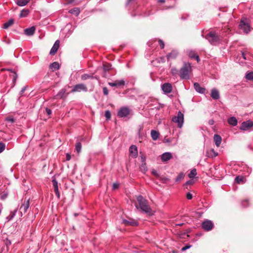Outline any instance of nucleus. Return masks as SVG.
<instances>
[{"instance_id": "nucleus-2", "label": "nucleus", "mask_w": 253, "mask_h": 253, "mask_svg": "<svg viewBox=\"0 0 253 253\" xmlns=\"http://www.w3.org/2000/svg\"><path fill=\"white\" fill-rule=\"evenodd\" d=\"M202 36L207 40L213 45H216L222 38L215 31H210L206 36H204L202 35Z\"/></svg>"}, {"instance_id": "nucleus-20", "label": "nucleus", "mask_w": 253, "mask_h": 253, "mask_svg": "<svg viewBox=\"0 0 253 253\" xmlns=\"http://www.w3.org/2000/svg\"><path fill=\"white\" fill-rule=\"evenodd\" d=\"M213 140L215 145L217 147H219L221 144L222 138L220 135L217 134H215L213 136Z\"/></svg>"}, {"instance_id": "nucleus-9", "label": "nucleus", "mask_w": 253, "mask_h": 253, "mask_svg": "<svg viewBox=\"0 0 253 253\" xmlns=\"http://www.w3.org/2000/svg\"><path fill=\"white\" fill-rule=\"evenodd\" d=\"M213 226V224L211 221L207 220L203 221L202 223V227L205 231L211 230Z\"/></svg>"}, {"instance_id": "nucleus-6", "label": "nucleus", "mask_w": 253, "mask_h": 253, "mask_svg": "<svg viewBox=\"0 0 253 253\" xmlns=\"http://www.w3.org/2000/svg\"><path fill=\"white\" fill-rule=\"evenodd\" d=\"M82 91H87V88L84 84H79L73 86L71 92H81Z\"/></svg>"}, {"instance_id": "nucleus-36", "label": "nucleus", "mask_w": 253, "mask_h": 253, "mask_svg": "<svg viewBox=\"0 0 253 253\" xmlns=\"http://www.w3.org/2000/svg\"><path fill=\"white\" fill-rule=\"evenodd\" d=\"M246 78L248 80H253V72H251L246 74Z\"/></svg>"}, {"instance_id": "nucleus-42", "label": "nucleus", "mask_w": 253, "mask_h": 253, "mask_svg": "<svg viewBox=\"0 0 253 253\" xmlns=\"http://www.w3.org/2000/svg\"><path fill=\"white\" fill-rule=\"evenodd\" d=\"M5 148V145L2 142H0V153L4 151Z\"/></svg>"}, {"instance_id": "nucleus-15", "label": "nucleus", "mask_w": 253, "mask_h": 253, "mask_svg": "<svg viewBox=\"0 0 253 253\" xmlns=\"http://www.w3.org/2000/svg\"><path fill=\"white\" fill-rule=\"evenodd\" d=\"M59 40H57L54 42L53 45L52 46L51 49L50 51V54L51 55H54L57 52L59 47Z\"/></svg>"}, {"instance_id": "nucleus-47", "label": "nucleus", "mask_w": 253, "mask_h": 253, "mask_svg": "<svg viewBox=\"0 0 253 253\" xmlns=\"http://www.w3.org/2000/svg\"><path fill=\"white\" fill-rule=\"evenodd\" d=\"M192 247V245L187 244L181 249L182 251H185L187 249H190Z\"/></svg>"}, {"instance_id": "nucleus-28", "label": "nucleus", "mask_w": 253, "mask_h": 253, "mask_svg": "<svg viewBox=\"0 0 253 253\" xmlns=\"http://www.w3.org/2000/svg\"><path fill=\"white\" fill-rule=\"evenodd\" d=\"M69 13L78 16L80 13V9L78 7L74 8L69 10Z\"/></svg>"}, {"instance_id": "nucleus-25", "label": "nucleus", "mask_w": 253, "mask_h": 253, "mask_svg": "<svg viewBox=\"0 0 253 253\" xmlns=\"http://www.w3.org/2000/svg\"><path fill=\"white\" fill-rule=\"evenodd\" d=\"M159 135V132L155 130H152L151 131V136L153 140H157Z\"/></svg>"}, {"instance_id": "nucleus-30", "label": "nucleus", "mask_w": 253, "mask_h": 253, "mask_svg": "<svg viewBox=\"0 0 253 253\" xmlns=\"http://www.w3.org/2000/svg\"><path fill=\"white\" fill-rule=\"evenodd\" d=\"M94 78V77L92 75L87 74H84L81 76V79L83 81H84L87 79H93Z\"/></svg>"}, {"instance_id": "nucleus-56", "label": "nucleus", "mask_w": 253, "mask_h": 253, "mask_svg": "<svg viewBox=\"0 0 253 253\" xmlns=\"http://www.w3.org/2000/svg\"><path fill=\"white\" fill-rule=\"evenodd\" d=\"M214 121L212 119H211L209 121V124L210 125H213L214 124Z\"/></svg>"}, {"instance_id": "nucleus-23", "label": "nucleus", "mask_w": 253, "mask_h": 253, "mask_svg": "<svg viewBox=\"0 0 253 253\" xmlns=\"http://www.w3.org/2000/svg\"><path fill=\"white\" fill-rule=\"evenodd\" d=\"M228 123L233 126H236L238 124V121L235 117H231L227 120Z\"/></svg>"}, {"instance_id": "nucleus-64", "label": "nucleus", "mask_w": 253, "mask_h": 253, "mask_svg": "<svg viewBox=\"0 0 253 253\" xmlns=\"http://www.w3.org/2000/svg\"><path fill=\"white\" fill-rule=\"evenodd\" d=\"M152 173L154 174V175H156L157 174V171L155 170H153L152 171Z\"/></svg>"}, {"instance_id": "nucleus-17", "label": "nucleus", "mask_w": 253, "mask_h": 253, "mask_svg": "<svg viewBox=\"0 0 253 253\" xmlns=\"http://www.w3.org/2000/svg\"><path fill=\"white\" fill-rule=\"evenodd\" d=\"M178 54V52L176 50H173L171 52L168 53L166 57L168 60L175 59Z\"/></svg>"}, {"instance_id": "nucleus-8", "label": "nucleus", "mask_w": 253, "mask_h": 253, "mask_svg": "<svg viewBox=\"0 0 253 253\" xmlns=\"http://www.w3.org/2000/svg\"><path fill=\"white\" fill-rule=\"evenodd\" d=\"M29 200H27L26 201L25 200L19 209V211L21 214V216H22L23 214H25L27 212V210L29 209Z\"/></svg>"}, {"instance_id": "nucleus-40", "label": "nucleus", "mask_w": 253, "mask_h": 253, "mask_svg": "<svg viewBox=\"0 0 253 253\" xmlns=\"http://www.w3.org/2000/svg\"><path fill=\"white\" fill-rule=\"evenodd\" d=\"M209 154L212 157H216L218 153L216 152L213 149H211L209 151Z\"/></svg>"}, {"instance_id": "nucleus-22", "label": "nucleus", "mask_w": 253, "mask_h": 253, "mask_svg": "<svg viewBox=\"0 0 253 253\" xmlns=\"http://www.w3.org/2000/svg\"><path fill=\"white\" fill-rule=\"evenodd\" d=\"M66 92V89L65 88L61 89L55 96V99H62L65 96Z\"/></svg>"}, {"instance_id": "nucleus-60", "label": "nucleus", "mask_w": 253, "mask_h": 253, "mask_svg": "<svg viewBox=\"0 0 253 253\" xmlns=\"http://www.w3.org/2000/svg\"><path fill=\"white\" fill-rule=\"evenodd\" d=\"M141 160H142V162H144L145 161V157L144 156H141Z\"/></svg>"}, {"instance_id": "nucleus-10", "label": "nucleus", "mask_w": 253, "mask_h": 253, "mask_svg": "<svg viewBox=\"0 0 253 253\" xmlns=\"http://www.w3.org/2000/svg\"><path fill=\"white\" fill-rule=\"evenodd\" d=\"M122 223L126 226H137L138 225L137 221L132 218H129L128 219H123Z\"/></svg>"}, {"instance_id": "nucleus-29", "label": "nucleus", "mask_w": 253, "mask_h": 253, "mask_svg": "<svg viewBox=\"0 0 253 253\" xmlns=\"http://www.w3.org/2000/svg\"><path fill=\"white\" fill-rule=\"evenodd\" d=\"M13 19H10L7 22L3 24V28L4 29H7L9 26H11L13 24Z\"/></svg>"}, {"instance_id": "nucleus-59", "label": "nucleus", "mask_w": 253, "mask_h": 253, "mask_svg": "<svg viewBox=\"0 0 253 253\" xmlns=\"http://www.w3.org/2000/svg\"><path fill=\"white\" fill-rule=\"evenodd\" d=\"M242 56H243V58L245 60H247V57H246V54H245V53L244 52H242Z\"/></svg>"}, {"instance_id": "nucleus-44", "label": "nucleus", "mask_w": 253, "mask_h": 253, "mask_svg": "<svg viewBox=\"0 0 253 253\" xmlns=\"http://www.w3.org/2000/svg\"><path fill=\"white\" fill-rule=\"evenodd\" d=\"M54 190L55 193V195L56 197L58 198V199L60 198V193L59 191L58 187H56L54 188Z\"/></svg>"}, {"instance_id": "nucleus-38", "label": "nucleus", "mask_w": 253, "mask_h": 253, "mask_svg": "<svg viewBox=\"0 0 253 253\" xmlns=\"http://www.w3.org/2000/svg\"><path fill=\"white\" fill-rule=\"evenodd\" d=\"M105 117L107 120H109L111 117V114L109 110H106L105 112Z\"/></svg>"}, {"instance_id": "nucleus-35", "label": "nucleus", "mask_w": 253, "mask_h": 253, "mask_svg": "<svg viewBox=\"0 0 253 253\" xmlns=\"http://www.w3.org/2000/svg\"><path fill=\"white\" fill-rule=\"evenodd\" d=\"M184 174L182 172L179 173L175 178V181L176 182L180 181L184 178Z\"/></svg>"}, {"instance_id": "nucleus-50", "label": "nucleus", "mask_w": 253, "mask_h": 253, "mask_svg": "<svg viewBox=\"0 0 253 253\" xmlns=\"http://www.w3.org/2000/svg\"><path fill=\"white\" fill-rule=\"evenodd\" d=\"M103 92L105 95H107L108 94L109 91L108 88L106 87H104L103 88Z\"/></svg>"}, {"instance_id": "nucleus-58", "label": "nucleus", "mask_w": 253, "mask_h": 253, "mask_svg": "<svg viewBox=\"0 0 253 253\" xmlns=\"http://www.w3.org/2000/svg\"><path fill=\"white\" fill-rule=\"evenodd\" d=\"M195 59H196L198 62H199L200 61V57L198 55L196 56H195Z\"/></svg>"}, {"instance_id": "nucleus-54", "label": "nucleus", "mask_w": 253, "mask_h": 253, "mask_svg": "<svg viewBox=\"0 0 253 253\" xmlns=\"http://www.w3.org/2000/svg\"><path fill=\"white\" fill-rule=\"evenodd\" d=\"M27 86H24L22 89L21 90H20V94L21 95H22L23 93L24 92V91L26 90V89H27Z\"/></svg>"}, {"instance_id": "nucleus-21", "label": "nucleus", "mask_w": 253, "mask_h": 253, "mask_svg": "<svg viewBox=\"0 0 253 253\" xmlns=\"http://www.w3.org/2000/svg\"><path fill=\"white\" fill-rule=\"evenodd\" d=\"M194 87L197 92L200 93H204L205 92V88L201 86L199 83H195L194 84Z\"/></svg>"}, {"instance_id": "nucleus-55", "label": "nucleus", "mask_w": 253, "mask_h": 253, "mask_svg": "<svg viewBox=\"0 0 253 253\" xmlns=\"http://www.w3.org/2000/svg\"><path fill=\"white\" fill-rule=\"evenodd\" d=\"M193 183V181L192 180H189L188 181H187L186 183H185V185H191Z\"/></svg>"}, {"instance_id": "nucleus-52", "label": "nucleus", "mask_w": 253, "mask_h": 253, "mask_svg": "<svg viewBox=\"0 0 253 253\" xmlns=\"http://www.w3.org/2000/svg\"><path fill=\"white\" fill-rule=\"evenodd\" d=\"M119 184H118V183H114L113 184L112 188H113V189L115 190V189H118L119 188Z\"/></svg>"}, {"instance_id": "nucleus-63", "label": "nucleus", "mask_w": 253, "mask_h": 253, "mask_svg": "<svg viewBox=\"0 0 253 253\" xmlns=\"http://www.w3.org/2000/svg\"><path fill=\"white\" fill-rule=\"evenodd\" d=\"M159 2L164 3L165 2V0H158Z\"/></svg>"}, {"instance_id": "nucleus-46", "label": "nucleus", "mask_w": 253, "mask_h": 253, "mask_svg": "<svg viewBox=\"0 0 253 253\" xmlns=\"http://www.w3.org/2000/svg\"><path fill=\"white\" fill-rule=\"evenodd\" d=\"M158 42H159V43L161 48L163 49L165 47V43H164V42H163V41L162 40H159Z\"/></svg>"}, {"instance_id": "nucleus-16", "label": "nucleus", "mask_w": 253, "mask_h": 253, "mask_svg": "<svg viewBox=\"0 0 253 253\" xmlns=\"http://www.w3.org/2000/svg\"><path fill=\"white\" fill-rule=\"evenodd\" d=\"M172 157V154L170 152H165L161 155V159L163 162H166L171 159Z\"/></svg>"}, {"instance_id": "nucleus-19", "label": "nucleus", "mask_w": 253, "mask_h": 253, "mask_svg": "<svg viewBox=\"0 0 253 253\" xmlns=\"http://www.w3.org/2000/svg\"><path fill=\"white\" fill-rule=\"evenodd\" d=\"M36 28L34 26L26 28L24 30V34L28 36H33L35 32Z\"/></svg>"}, {"instance_id": "nucleus-4", "label": "nucleus", "mask_w": 253, "mask_h": 253, "mask_svg": "<svg viewBox=\"0 0 253 253\" xmlns=\"http://www.w3.org/2000/svg\"><path fill=\"white\" fill-rule=\"evenodd\" d=\"M172 121L177 123L178 127L181 128L184 122V115L180 111H178L177 115L175 116L172 118Z\"/></svg>"}, {"instance_id": "nucleus-14", "label": "nucleus", "mask_w": 253, "mask_h": 253, "mask_svg": "<svg viewBox=\"0 0 253 253\" xmlns=\"http://www.w3.org/2000/svg\"><path fill=\"white\" fill-rule=\"evenodd\" d=\"M130 155L133 158H136L138 156L137 148L135 145H132L129 149Z\"/></svg>"}, {"instance_id": "nucleus-24", "label": "nucleus", "mask_w": 253, "mask_h": 253, "mask_svg": "<svg viewBox=\"0 0 253 253\" xmlns=\"http://www.w3.org/2000/svg\"><path fill=\"white\" fill-rule=\"evenodd\" d=\"M60 68L59 64L57 62H54L50 64L49 65V68L52 70L53 71L58 70Z\"/></svg>"}, {"instance_id": "nucleus-61", "label": "nucleus", "mask_w": 253, "mask_h": 253, "mask_svg": "<svg viewBox=\"0 0 253 253\" xmlns=\"http://www.w3.org/2000/svg\"><path fill=\"white\" fill-rule=\"evenodd\" d=\"M165 140H166V142H168V143H169L171 142V140H170L169 138L165 139Z\"/></svg>"}, {"instance_id": "nucleus-49", "label": "nucleus", "mask_w": 253, "mask_h": 253, "mask_svg": "<svg viewBox=\"0 0 253 253\" xmlns=\"http://www.w3.org/2000/svg\"><path fill=\"white\" fill-rule=\"evenodd\" d=\"M171 72L173 75L175 76L177 74L178 71L176 68H173L171 70Z\"/></svg>"}, {"instance_id": "nucleus-41", "label": "nucleus", "mask_w": 253, "mask_h": 253, "mask_svg": "<svg viewBox=\"0 0 253 253\" xmlns=\"http://www.w3.org/2000/svg\"><path fill=\"white\" fill-rule=\"evenodd\" d=\"M242 206L243 208H246L249 206V201L248 200H245L242 201Z\"/></svg>"}, {"instance_id": "nucleus-51", "label": "nucleus", "mask_w": 253, "mask_h": 253, "mask_svg": "<svg viewBox=\"0 0 253 253\" xmlns=\"http://www.w3.org/2000/svg\"><path fill=\"white\" fill-rule=\"evenodd\" d=\"M193 198V195L192 194L190 193V192H188L186 194V198L188 199V200H191Z\"/></svg>"}, {"instance_id": "nucleus-37", "label": "nucleus", "mask_w": 253, "mask_h": 253, "mask_svg": "<svg viewBox=\"0 0 253 253\" xmlns=\"http://www.w3.org/2000/svg\"><path fill=\"white\" fill-rule=\"evenodd\" d=\"M52 185H53L54 188H55L56 187H58V182H57V180L56 179L55 176H53L52 177Z\"/></svg>"}, {"instance_id": "nucleus-26", "label": "nucleus", "mask_w": 253, "mask_h": 253, "mask_svg": "<svg viewBox=\"0 0 253 253\" xmlns=\"http://www.w3.org/2000/svg\"><path fill=\"white\" fill-rule=\"evenodd\" d=\"M235 180L238 184L243 183L245 181V177L243 176L238 175L236 177Z\"/></svg>"}, {"instance_id": "nucleus-53", "label": "nucleus", "mask_w": 253, "mask_h": 253, "mask_svg": "<svg viewBox=\"0 0 253 253\" xmlns=\"http://www.w3.org/2000/svg\"><path fill=\"white\" fill-rule=\"evenodd\" d=\"M45 112H46V113H47V114L48 115H51V112H52L51 109H50L49 108H48L47 107H46L45 108Z\"/></svg>"}, {"instance_id": "nucleus-45", "label": "nucleus", "mask_w": 253, "mask_h": 253, "mask_svg": "<svg viewBox=\"0 0 253 253\" xmlns=\"http://www.w3.org/2000/svg\"><path fill=\"white\" fill-rule=\"evenodd\" d=\"M103 68L105 72L109 71L111 69V67H110V65H109V64L108 65H104Z\"/></svg>"}, {"instance_id": "nucleus-3", "label": "nucleus", "mask_w": 253, "mask_h": 253, "mask_svg": "<svg viewBox=\"0 0 253 253\" xmlns=\"http://www.w3.org/2000/svg\"><path fill=\"white\" fill-rule=\"evenodd\" d=\"M192 71L191 64L189 62L184 63L183 67L179 71V76L182 80H189L190 79L189 74Z\"/></svg>"}, {"instance_id": "nucleus-12", "label": "nucleus", "mask_w": 253, "mask_h": 253, "mask_svg": "<svg viewBox=\"0 0 253 253\" xmlns=\"http://www.w3.org/2000/svg\"><path fill=\"white\" fill-rule=\"evenodd\" d=\"M162 89L165 94L169 93L172 91V85L169 83H165L161 86Z\"/></svg>"}, {"instance_id": "nucleus-34", "label": "nucleus", "mask_w": 253, "mask_h": 253, "mask_svg": "<svg viewBox=\"0 0 253 253\" xmlns=\"http://www.w3.org/2000/svg\"><path fill=\"white\" fill-rule=\"evenodd\" d=\"M8 70L13 73V77H12V81H13V83L14 85L15 84L16 80L18 78L17 74L16 73V72L14 71H13L12 69H8Z\"/></svg>"}, {"instance_id": "nucleus-62", "label": "nucleus", "mask_w": 253, "mask_h": 253, "mask_svg": "<svg viewBox=\"0 0 253 253\" xmlns=\"http://www.w3.org/2000/svg\"><path fill=\"white\" fill-rule=\"evenodd\" d=\"M183 223H178V224H175V226H182L183 225Z\"/></svg>"}, {"instance_id": "nucleus-33", "label": "nucleus", "mask_w": 253, "mask_h": 253, "mask_svg": "<svg viewBox=\"0 0 253 253\" xmlns=\"http://www.w3.org/2000/svg\"><path fill=\"white\" fill-rule=\"evenodd\" d=\"M29 13V10L28 9H24L22 10H21L20 14V17H25L28 15Z\"/></svg>"}, {"instance_id": "nucleus-18", "label": "nucleus", "mask_w": 253, "mask_h": 253, "mask_svg": "<svg viewBox=\"0 0 253 253\" xmlns=\"http://www.w3.org/2000/svg\"><path fill=\"white\" fill-rule=\"evenodd\" d=\"M211 96L213 99L217 100L219 98L220 95L218 90L216 88H213L211 90Z\"/></svg>"}, {"instance_id": "nucleus-31", "label": "nucleus", "mask_w": 253, "mask_h": 253, "mask_svg": "<svg viewBox=\"0 0 253 253\" xmlns=\"http://www.w3.org/2000/svg\"><path fill=\"white\" fill-rule=\"evenodd\" d=\"M75 149L78 154H79L82 150V144L80 142L76 143L75 145Z\"/></svg>"}, {"instance_id": "nucleus-1", "label": "nucleus", "mask_w": 253, "mask_h": 253, "mask_svg": "<svg viewBox=\"0 0 253 253\" xmlns=\"http://www.w3.org/2000/svg\"><path fill=\"white\" fill-rule=\"evenodd\" d=\"M136 199L141 211L148 215H152V210L148 205V201L141 195L138 196Z\"/></svg>"}, {"instance_id": "nucleus-5", "label": "nucleus", "mask_w": 253, "mask_h": 253, "mask_svg": "<svg viewBox=\"0 0 253 253\" xmlns=\"http://www.w3.org/2000/svg\"><path fill=\"white\" fill-rule=\"evenodd\" d=\"M130 109L127 107H121L118 112V116L119 118H125L130 114Z\"/></svg>"}, {"instance_id": "nucleus-13", "label": "nucleus", "mask_w": 253, "mask_h": 253, "mask_svg": "<svg viewBox=\"0 0 253 253\" xmlns=\"http://www.w3.org/2000/svg\"><path fill=\"white\" fill-rule=\"evenodd\" d=\"M108 84L112 87L116 86L119 87L121 86H124L125 81L124 80H117L115 82H109Z\"/></svg>"}, {"instance_id": "nucleus-39", "label": "nucleus", "mask_w": 253, "mask_h": 253, "mask_svg": "<svg viewBox=\"0 0 253 253\" xmlns=\"http://www.w3.org/2000/svg\"><path fill=\"white\" fill-rule=\"evenodd\" d=\"M189 56L192 59H195L197 54L194 51H190L188 53Z\"/></svg>"}, {"instance_id": "nucleus-32", "label": "nucleus", "mask_w": 253, "mask_h": 253, "mask_svg": "<svg viewBox=\"0 0 253 253\" xmlns=\"http://www.w3.org/2000/svg\"><path fill=\"white\" fill-rule=\"evenodd\" d=\"M197 175V170L195 169H192L188 174V176L190 178H193Z\"/></svg>"}, {"instance_id": "nucleus-27", "label": "nucleus", "mask_w": 253, "mask_h": 253, "mask_svg": "<svg viewBox=\"0 0 253 253\" xmlns=\"http://www.w3.org/2000/svg\"><path fill=\"white\" fill-rule=\"evenodd\" d=\"M30 0H17L16 4L20 6H24L28 4Z\"/></svg>"}, {"instance_id": "nucleus-57", "label": "nucleus", "mask_w": 253, "mask_h": 253, "mask_svg": "<svg viewBox=\"0 0 253 253\" xmlns=\"http://www.w3.org/2000/svg\"><path fill=\"white\" fill-rule=\"evenodd\" d=\"M66 160H67V161H69L71 158L70 155L68 153L66 154Z\"/></svg>"}, {"instance_id": "nucleus-43", "label": "nucleus", "mask_w": 253, "mask_h": 253, "mask_svg": "<svg viewBox=\"0 0 253 253\" xmlns=\"http://www.w3.org/2000/svg\"><path fill=\"white\" fill-rule=\"evenodd\" d=\"M5 121H7L8 122H10L11 123H13L15 122L14 119L11 117H8L6 118Z\"/></svg>"}, {"instance_id": "nucleus-11", "label": "nucleus", "mask_w": 253, "mask_h": 253, "mask_svg": "<svg viewBox=\"0 0 253 253\" xmlns=\"http://www.w3.org/2000/svg\"><path fill=\"white\" fill-rule=\"evenodd\" d=\"M239 26L240 29L246 34L249 33L251 30L249 24L243 20L241 21Z\"/></svg>"}, {"instance_id": "nucleus-7", "label": "nucleus", "mask_w": 253, "mask_h": 253, "mask_svg": "<svg viewBox=\"0 0 253 253\" xmlns=\"http://www.w3.org/2000/svg\"><path fill=\"white\" fill-rule=\"evenodd\" d=\"M253 126V121L249 120L247 121L243 122L240 127L242 130H248Z\"/></svg>"}, {"instance_id": "nucleus-48", "label": "nucleus", "mask_w": 253, "mask_h": 253, "mask_svg": "<svg viewBox=\"0 0 253 253\" xmlns=\"http://www.w3.org/2000/svg\"><path fill=\"white\" fill-rule=\"evenodd\" d=\"M4 244H5L6 247V249L7 250L8 247L11 245V241L7 239L4 241Z\"/></svg>"}]
</instances>
